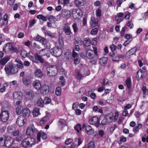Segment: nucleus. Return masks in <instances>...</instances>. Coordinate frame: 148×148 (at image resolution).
Segmentation results:
<instances>
[{"mask_svg":"<svg viewBox=\"0 0 148 148\" xmlns=\"http://www.w3.org/2000/svg\"><path fill=\"white\" fill-rule=\"evenodd\" d=\"M16 65L14 64L6 65L5 66V70L6 73L9 75L10 73H16L18 70L17 68H16Z\"/></svg>","mask_w":148,"mask_h":148,"instance_id":"1","label":"nucleus"},{"mask_svg":"<svg viewBox=\"0 0 148 148\" xmlns=\"http://www.w3.org/2000/svg\"><path fill=\"white\" fill-rule=\"evenodd\" d=\"M27 56H28L32 61L34 62H38V60H39L41 63L44 62V59L40 56H39L37 53L35 54L34 55V57L33 53L30 51L28 54Z\"/></svg>","mask_w":148,"mask_h":148,"instance_id":"2","label":"nucleus"},{"mask_svg":"<svg viewBox=\"0 0 148 148\" xmlns=\"http://www.w3.org/2000/svg\"><path fill=\"white\" fill-rule=\"evenodd\" d=\"M63 43L62 42L60 44L59 47H56L52 49L51 50V53L54 56L56 57H58L60 56L62 53V50L61 47L63 45Z\"/></svg>","mask_w":148,"mask_h":148,"instance_id":"3","label":"nucleus"},{"mask_svg":"<svg viewBox=\"0 0 148 148\" xmlns=\"http://www.w3.org/2000/svg\"><path fill=\"white\" fill-rule=\"evenodd\" d=\"M47 74L50 77H54L57 74V69L56 66H50L47 69Z\"/></svg>","mask_w":148,"mask_h":148,"instance_id":"4","label":"nucleus"},{"mask_svg":"<svg viewBox=\"0 0 148 148\" xmlns=\"http://www.w3.org/2000/svg\"><path fill=\"white\" fill-rule=\"evenodd\" d=\"M17 51V49L13 47L12 44L10 42L6 43L4 45L3 49V51L6 53H8L10 51H11L12 52H16Z\"/></svg>","mask_w":148,"mask_h":148,"instance_id":"5","label":"nucleus"},{"mask_svg":"<svg viewBox=\"0 0 148 148\" xmlns=\"http://www.w3.org/2000/svg\"><path fill=\"white\" fill-rule=\"evenodd\" d=\"M2 111V112L0 114V118L1 121L3 122H6L8 119L9 117V114L7 110Z\"/></svg>","mask_w":148,"mask_h":148,"instance_id":"6","label":"nucleus"},{"mask_svg":"<svg viewBox=\"0 0 148 148\" xmlns=\"http://www.w3.org/2000/svg\"><path fill=\"white\" fill-rule=\"evenodd\" d=\"M36 130L33 124L30 125L27 128L26 133L27 135L32 136L34 134Z\"/></svg>","mask_w":148,"mask_h":148,"instance_id":"7","label":"nucleus"},{"mask_svg":"<svg viewBox=\"0 0 148 148\" xmlns=\"http://www.w3.org/2000/svg\"><path fill=\"white\" fill-rule=\"evenodd\" d=\"M26 121V119L24 116H20L17 119L16 123L18 126L21 127L24 125Z\"/></svg>","mask_w":148,"mask_h":148,"instance_id":"8","label":"nucleus"},{"mask_svg":"<svg viewBox=\"0 0 148 148\" xmlns=\"http://www.w3.org/2000/svg\"><path fill=\"white\" fill-rule=\"evenodd\" d=\"M89 122L91 124L95 125L97 127H98L99 126V120L97 117H92L90 119Z\"/></svg>","mask_w":148,"mask_h":148,"instance_id":"9","label":"nucleus"},{"mask_svg":"<svg viewBox=\"0 0 148 148\" xmlns=\"http://www.w3.org/2000/svg\"><path fill=\"white\" fill-rule=\"evenodd\" d=\"M137 51V48H134L128 51L126 53L125 57L127 59H129L134 55Z\"/></svg>","mask_w":148,"mask_h":148,"instance_id":"10","label":"nucleus"},{"mask_svg":"<svg viewBox=\"0 0 148 148\" xmlns=\"http://www.w3.org/2000/svg\"><path fill=\"white\" fill-rule=\"evenodd\" d=\"M35 93L32 90H29L26 92L25 97L28 100L33 98L35 96Z\"/></svg>","mask_w":148,"mask_h":148,"instance_id":"11","label":"nucleus"},{"mask_svg":"<svg viewBox=\"0 0 148 148\" xmlns=\"http://www.w3.org/2000/svg\"><path fill=\"white\" fill-rule=\"evenodd\" d=\"M62 16L66 18H69L71 16V12L69 10L66 9L62 10Z\"/></svg>","mask_w":148,"mask_h":148,"instance_id":"12","label":"nucleus"},{"mask_svg":"<svg viewBox=\"0 0 148 148\" xmlns=\"http://www.w3.org/2000/svg\"><path fill=\"white\" fill-rule=\"evenodd\" d=\"M34 87L37 90H39L41 88L42 85L40 81L39 80H35L33 83Z\"/></svg>","mask_w":148,"mask_h":148,"instance_id":"13","label":"nucleus"},{"mask_svg":"<svg viewBox=\"0 0 148 148\" xmlns=\"http://www.w3.org/2000/svg\"><path fill=\"white\" fill-rule=\"evenodd\" d=\"M98 23V20L95 17H92L91 18L90 24L92 27H94L97 26Z\"/></svg>","mask_w":148,"mask_h":148,"instance_id":"14","label":"nucleus"},{"mask_svg":"<svg viewBox=\"0 0 148 148\" xmlns=\"http://www.w3.org/2000/svg\"><path fill=\"white\" fill-rule=\"evenodd\" d=\"M5 145L6 146L11 145L14 141L13 138L10 136H7L5 139Z\"/></svg>","mask_w":148,"mask_h":148,"instance_id":"15","label":"nucleus"},{"mask_svg":"<svg viewBox=\"0 0 148 148\" xmlns=\"http://www.w3.org/2000/svg\"><path fill=\"white\" fill-rule=\"evenodd\" d=\"M123 15V13L120 12L118 13L117 15L115 16V20L117 21V24L119 23L123 20L122 16Z\"/></svg>","mask_w":148,"mask_h":148,"instance_id":"16","label":"nucleus"},{"mask_svg":"<svg viewBox=\"0 0 148 148\" xmlns=\"http://www.w3.org/2000/svg\"><path fill=\"white\" fill-rule=\"evenodd\" d=\"M47 135L45 133L42 132H40L37 134V138L38 142L40 141V137L43 139H45L47 138Z\"/></svg>","mask_w":148,"mask_h":148,"instance_id":"17","label":"nucleus"},{"mask_svg":"<svg viewBox=\"0 0 148 148\" xmlns=\"http://www.w3.org/2000/svg\"><path fill=\"white\" fill-rule=\"evenodd\" d=\"M92 50L88 49L86 51V56L88 58L91 59L94 57V55L92 53Z\"/></svg>","mask_w":148,"mask_h":148,"instance_id":"18","label":"nucleus"},{"mask_svg":"<svg viewBox=\"0 0 148 148\" xmlns=\"http://www.w3.org/2000/svg\"><path fill=\"white\" fill-rule=\"evenodd\" d=\"M64 29V31L66 35H70L71 34V32L68 23H67L65 25Z\"/></svg>","mask_w":148,"mask_h":148,"instance_id":"19","label":"nucleus"},{"mask_svg":"<svg viewBox=\"0 0 148 148\" xmlns=\"http://www.w3.org/2000/svg\"><path fill=\"white\" fill-rule=\"evenodd\" d=\"M31 112L27 108H24L22 111V114L23 116L28 117L30 114Z\"/></svg>","mask_w":148,"mask_h":148,"instance_id":"20","label":"nucleus"},{"mask_svg":"<svg viewBox=\"0 0 148 148\" xmlns=\"http://www.w3.org/2000/svg\"><path fill=\"white\" fill-rule=\"evenodd\" d=\"M49 88V86H47L46 85H43L40 90L41 94L43 95L46 94L48 91Z\"/></svg>","mask_w":148,"mask_h":148,"instance_id":"21","label":"nucleus"},{"mask_svg":"<svg viewBox=\"0 0 148 148\" xmlns=\"http://www.w3.org/2000/svg\"><path fill=\"white\" fill-rule=\"evenodd\" d=\"M28 138L29 147H32L33 145H34L36 144V142L34 138H32L31 137H28Z\"/></svg>","mask_w":148,"mask_h":148,"instance_id":"22","label":"nucleus"},{"mask_svg":"<svg viewBox=\"0 0 148 148\" xmlns=\"http://www.w3.org/2000/svg\"><path fill=\"white\" fill-rule=\"evenodd\" d=\"M29 144L28 137L23 140L21 143L22 145L25 148H28L29 147Z\"/></svg>","mask_w":148,"mask_h":148,"instance_id":"23","label":"nucleus"},{"mask_svg":"<svg viewBox=\"0 0 148 148\" xmlns=\"http://www.w3.org/2000/svg\"><path fill=\"white\" fill-rule=\"evenodd\" d=\"M85 130L88 135H90L93 134L94 132L93 129L90 126L87 125L86 126Z\"/></svg>","mask_w":148,"mask_h":148,"instance_id":"24","label":"nucleus"},{"mask_svg":"<svg viewBox=\"0 0 148 148\" xmlns=\"http://www.w3.org/2000/svg\"><path fill=\"white\" fill-rule=\"evenodd\" d=\"M108 58L106 57H103L99 59V62L102 66H104L107 63Z\"/></svg>","mask_w":148,"mask_h":148,"instance_id":"25","label":"nucleus"},{"mask_svg":"<svg viewBox=\"0 0 148 148\" xmlns=\"http://www.w3.org/2000/svg\"><path fill=\"white\" fill-rule=\"evenodd\" d=\"M13 95V97L14 99H20L22 97V94L20 92H16L14 93Z\"/></svg>","mask_w":148,"mask_h":148,"instance_id":"26","label":"nucleus"},{"mask_svg":"<svg viewBox=\"0 0 148 148\" xmlns=\"http://www.w3.org/2000/svg\"><path fill=\"white\" fill-rule=\"evenodd\" d=\"M35 75L38 77L40 78L42 77L43 74L41 70L39 69L36 70L35 72Z\"/></svg>","mask_w":148,"mask_h":148,"instance_id":"27","label":"nucleus"},{"mask_svg":"<svg viewBox=\"0 0 148 148\" xmlns=\"http://www.w3.org/2000/svg\"><path fill=\"white\" fill-rule=\"evenodd\" d=\"M32 114L34 117H36L40 114L39 109L37 108H35L32 112Z\"/></svg>","mask_w":148,"mask_h":148,"instance_id":"28","label":"nucleus"},{"mask_svg":"<svg viewBox=\"0 0 148 148\" xmlns=\"http://www.w3.org/2000/svg\"><path fill=\"white\" fill-rule=\"evenodd\" d=\"M10 59V57L9 56H7L4 57L0 61V63L3 65H4Z\"/></svg>","mask_w":148,"mask_h":148,"instance_id":"29","label":"nucleus"},{"mask_svg":"<svg viewBox=\"0 0 148 148\" xmlns=\"http://www.w3.org/2000/svg\"><path fill=\"white\" fill-rule=\"evenodd\" d=\"M1 105L2 107V111L3 109V110H5L4 109H6L9 107V103L8 102L6 101H4L2 102L1 103Z\"/></svg>","mask_w":148,"mask_h":148,"instance_id":"30","label":"nucleus"},{"mask_svg":"<svg viewBox=\"0 0 148 148\" xmlns=\"http://www.w3.org/2000/svg\"><path fill=\"white\" fill-rule=\"evenodd\" d=\"M15 61L18 63V64H17L16 65L17 66L18 68L21 69L23 68V63L19 59H16L15 60Z\"/></svg>","mask_w":148,"mask_h":148,"instance_id":"31","label":"nucleus"},{"mask_svg":"<svg viewBox=\"0 0 148 148\" xmlns=\"http://www.w3.org/2000/svg\"><path fill=\"white\" fill-rule=\"evenodd\" d=\"M74 3L78 7L82 6L84 4L83 0H76L75 1Z\"/></svg>","mask_w":148,"mask_h":148,"instance_id":"32","label":"nucleus"},{"mask_svg":"<svg viewBox=\"0 0 148 148\" xmlns=\"http://www.w3.org/2000/svg\"><path fill=\"white\" fill-rule=\"evenodd\" d=\"M49 119V117L48 116H45L43 117L40 121V124L41 125H43Z\"/></svg>","mask_w":148,"mask_h":148,"instance_id":"33","label":"nucleus"},{"mask_svg":"<svg viewBox=\"0 0 148 148\" xmlns=\"http://www.w3.org/2000/svg\"><path fill=\"white\" fill-rule=\"evenodd\" d=\"M84 43L85 45L87 47L90 46L91 45V42L90 40L88 38L84 39Z\"/></svg>","mask_w":148,"mask_h":148,"instance_id":"34","label":"nucleus"},{"mask_svg":"<svg viewBox=\"0 0 148 148\" xmlns=\"http://www.w3.org/2000/svg\"><path fill=\"white\" fill-rule=\"evenodd\" d=\"M24 108L22 106H18L17 107L16 109V113L18 115H19L22 112Z\"/></svg>","mask_w":148,"mask_h":148,"instance_id":"35","label":"nucleus"},{"mask_svg":"<svg viewBox=\"0 0 148 148\" xmlns=\"http://www.w3.org/2000/svg\"><path fill=\"white\" fill-rule=\"evenodd\" d=\"M107 117H101L100 119L101 120V123L103 125H104L106 124L108 122Z\"/></svg>","mask_w":148,"mask_h":148,"instance_id":"36","label":"nucleus"},{"mask_svg":"<svg viewBox=\"0 0 148 148\" xmlns=\"http://www.w3.org/2000/svg\"><path fill=\"white\" fill-rule=\"evenodd\" d=\"M84 75H83L81 74L79 72H77L76 74L75 77L79 80H81L82 79Z\"/></svg>","mask_w":148,"mask_h":148,"instance_id":"37","label":"nucleus"},{"mask_svg":"<svg viewBox=\"0 0 148 148\" xmlns=\"http://www.w3.org/2000/svg\"><path fill=\"white\" fill-rule=\"evenodd\" d=\"M59 124L61 125V127H62L66 125V122L64 119H61L59 120Z\"/></svg>","mask_w":148,"mask_h":148,"instance_id":"38","label":"nucleus"},{"mask_svg":"<svg viewBox=\"0 0 148 148\" xmlns=\"http://www.w3.org/2000/svg\"><path fill=\"white\" fill-rule=\"evenodd\" d=\"M44 103V101L41 98H39L38 99L37 102V104L39 106H42Z\"/></svg>","mask_w":148,"mask_h":148,"instance_id":"39","label":"nucleus"},{"mask_svg":"<svg viewBox=\"0 0 148 148\" xmlns=\"http://www.w3.org/2000/svg\"><path fill=\"white\" fill-rule=\"evenodd\" d=\"M126 84L128 88H130L131 86V79L130 77H128L125 81Z\"/></svg>","mask_w":148,"mask_h":148,"instance_id":"40","label":"nucleus"},{"mask_svg":"<svg viewBox=\"0 0 148 148\" xmlns=\"http://www.w3.org/2000/svg\"><path fill=\"white\" fill-rule=\"evenodd\" d=\"M20 54L22 57L25 58L27 56L28 53L25 50L23 49L20 51Z\"/></svg>","mask_w":148,"mask_h":148,"instance_id":"41","label":"nucleus"},{"mask_svg":"<svg viewBox=\"0 0 148 148\" xmlns=\"http://www.w3.org/2000/svg\"><path fill=\"white\" fill-rule=\"evenodd\" d=\"M37 18L39 19H41L43 21H46L47 19L46 17L42 14H39L37 16Z\"/></svg>","mask_w":148,"mask_h":148,"instance_id":"42","label":"nucleus"},{"mask_svg":"<svg viewBox=\"0 0 148 148\" xmlns=\"http://www.w3.org/2000/svg\"><path fill=\"white\" fill-rule=\"evenodd\" d=\"M48 52V51L47 50L45 49H44L40 51L39 54L42 56H45L46 53Z\"/></svg>","mask_w":148,"mask_h":148,"instance_id":"43","label":"nucleus"},{"mask_svg":"<svg viewBox=\"0 0 148 148\" xmlns=\"http://www.w3.org/2000/svg\"><path fill=\"white\" fill-rule=\"evenodd\" d=\"M61 88L60 87H57L56 88V95L57 96L60 95L61 94Z\"/></svg>","mask_w":148,"mask_h":148,"instance_id":"44","label":"nucleus"},{"mask_svg":"<svg viewBox=\"0 0 148 148\" xmlns=\"http://www.w3.org/2000/svg\"><path fill=\"white\" fill-rule=\"evenodd\" d=\"M136 77L138 78H142L143 77V73L141 70H138L137 73Z\"/></svg>","mask_w":148,"mask_h":148,"instance_id":"45","label":"nucleus"},{"mask_svg":"<svg viewBox=\"0 0 148 148\" xmlns=\"http://www.w3.org/2000/svg\"><path fill=\"white\" fill-rule=\"evenodd\" d=\"M72 14L73 16L75 19H77L78 18V16H77V9H74L73 10L72 12Z\"/></svg>","mask_w":148,"mask_h":148,"instance_id":"46","label":"nucleus"},{"mask_svg":"<svg viewBox=\"0 0 148 148\" xmlns=\"http://www.w3.org/2000/svg\"><path fill=\"white\" fill-rule=\"evenodd\" d=\"M74 128L78 133L80 131L82 130L81 125L79 124H78L75 125Z\"/></svg>","mask_w":148,"mask_h":148,"instance_id":"47","label":"nucleus"},{"mask_svg":"<svg viewBox=\"0 0 148 148\" xmlns=\"http://www.w3.org/2000/svg\"><path fill=\"white\" fill-rule=\"evenodd\" d=\"M23 81L24 84L26 85H29L30 82L29 80L26 77H24L23 79Z\"/></svg>","mask_w":148,"mask_h":148,"instance_id":"48","label":"nucleus"},{"mask_svg":"<svg viewBox=\"0 0 148 148\" xmlns=\"http://www.w3.org/2000/svg\"><path fill=\"white\" fill-rule=\"evenodd\" d=\"M53 23H55L56 21H58L60 20L61 18L60 15H58L55 16H53Z\"/></svg>","mask_w":148,"mask_h":148,"instance_id":"49","label":"nucleus"},{"mask_svg":"<svg viewBox=\"0 0 148 148\" xmlns=\"http://www.w3.org/2000/svg\"><path fill=\"white\" fill-rule=\"evenodd\" d=\"M3 88L0 89V92H4L6 88L8 87V85L6 83H5L3 84Z\"/></svg>","mask_w":148,"mask_h":148,"instance_id":"50","label":"nucleus"},{"mask_svg":"<svg viewBox=\"0 0 148 148\" xmlns=\"http://www.w3.org/2000/svg\"><path fill=\"white\" fill-rule=\"evenodd\" d=\"M5 145V140H4V138L3 137H1L0 138V146H4Z\"/></svg>","mask_w":148,"mask_h":148,"instance_id":"51","label":"nucleus"},{"mask_svg":"<svg viewBox=\"0 0 148 148\" xmlns=\"http://www.w3.org/2000/svg\"><path fill=\"white\" fill-rule=\"evenodd\" d=\"M98 31V29L97 28H95L92 30L90 33L92 35H95L97 34Z\"/></svg>","mask_w":148,"mask_h":148,"instance_id":"52","label":"nucleus"},{"mask_svg":"<svg viewBox=\"0 0 148 148\" xmlns=\"http://www.w3.org/2000/svg\"><path fill=\"white\" fill-rule=\"evenodd\" d=\"M77 15L78 16V18L79 17H81L83 13L82 11L79 9H77Z\"/></svg>","mask_w":148,"mask_h":148,"instance_id":"53","label":"nucleus"},{"mask_svg":"<svg viewBox=\"0 0 148 148\" xmlns=\"http://www.w3.org/2000/svg\"><path fill=\"white\" fill-rule=\"evenodd\" d=\"M142 90L143 94H148V90L147 89L145 86H143L142 88Z\"/></svg>","mask_w":148,"mask_h":148,"instance_id":"54","label":"nucleus"},{"mask_svg":"<svg viewBox=\"0 0 148 148\" xmlns=\"http://www.w3.org/2000/svg\"><path fill=\"white\" fill-rule=\"evenodd\" d=\"M94 142L93 141H91L88 143V148H94Z\"/></svg>","mask_w":148,"mask_h":148,"instance_id":"55","label":"nucleus"},{"mask_svg":"<svg viewBox=\"0 0 148 148\" xmlns=\"http://www.w3.org/2000/svg\"><path fill=\"white\" fill-rule=\"evenodd\" d=\"M59 79L60 80H61L62 81L60 82H59V84L60 85H63L64 84V77L63 76H62L60 77Z\"/></svg>","mask_w":148,"mask_h":148,"instance_id":"56","label":"nucleus"},{"mask_svg":"<svg viewBox=\"0 0 148 148\" xmlns=\"http://www.w3.org/2000/svg\"><path fill=\"white\" fill-rule=\"evenodd\" d=\"M44 101V103H45L48 104L49 103L51 102V99L48 97H46Z\"/></svg>","mask_w":148,"mask_h":148,"instance_id":"57","label":"nucleus"},{"mask_svg":"<svg viewBox=\"0 0 148 148\" xmlns=\"http://www.w3.org/2000/svg\"><path fill=\"white\" fill-rule=\"evenodd\" d=\"M72 27L73 29L74 32H77L78 30L76 23H75L72 25Z\"/></svg>","mask_w":148,"mask_h":148,"instance_id":"58","label":"nucleus"},{"mask_svg":"<svg viewBox=\"0 0 148 148\" xmlns=\"http://www.w3.org/2000/svg\"><path fill=\"white\" fill-rule=\"evenodd\" d=\"M73 141L72 138H69L66 140L65 141V144L66 145H69L71 144Z\"/></svg>","mask_w":148,"mask_h":148,"instance_id":"59","label":"nucleus"},{"mask_svg":"<svg viewBox=\"0 0 148 148\" xmlns=\"http://www.w3.org/2000/svg\"><path fill=\"white\" fill-rule=\"evenodd\" d=\"M126 138L125 137H121L120 138V140L119 141L118 143L120 144L122 143L123 142H125L126 141Z\"/></svg>","mask_w":148,"mask_h":148,"instance_id":"60","label":"nucleus"},{"mask_svg":"<svg viewBox=\"0 0 148 148\" xmlns=\"http://www.w3.org/2000/svg\"><path fill=\"white\" fill-rule=\"evenodd\" d=\"M23 139V136H18L16 138V140L18 142H20Z\"/></svg>","mask_w":148,"mask_h":148,"instance_id":"61","label":"nucleus"},{"mask_svg":"<svg viewBox=\"0 0 148 148\" xmlns=\"http://www.w3.org/2000/svg\"><path fill=\"white\" fill-rule=\"evenodd\" d=\"M101 12L100 9H98L96 10V15L98 17L101 16Z\"/></svg>","mask_w":148,"mask_h":148,"instance_id":"62","label":"nucleus"},{"mask_svg":"<svg viewBox=\"0 0 148 148\" xmlns=\"http://www.w3.org/2000/svg\"><path fill=\"white\" fill-rule=\"evenodd\" d=\"M110 48L112 52H113L116 50V47L114 44H112L110 46Z\"/></svg>","mask_w":148,"mask_h":148,"instance_id":"63","label":"nucleus"},{"mask_svg":"<svg viewBox=\"0 0 148 148\" xmlns=\"http://www.w3.org/2000/svg\"><path fill=\"white\" fill-rule=\"evenodd\" d=\"M8 15L7 14H5L3 16V20L5 21L4 22V24H7L8 23Z\"/></svg>","mask_w":148,"mask_h":148,"instance_id":"64","label":"nucleus"}]
</instances>
